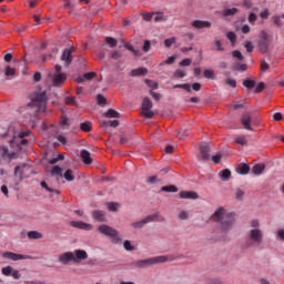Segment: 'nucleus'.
I'll use <instances>...</instances> for the list:
<instances>
[{"label": "nucleus", "instance_id": "7ed1b4c3", "mask_svg": "<svg viewBox=\"0 0 284 284\" xmlns=\"http://www.w3.org/2000/svg\"><path fill=\"white\" fill-rule=\"evenodd\" d=\"M88 258V252L85 250H75L74 252H65L59 255L58 261L62 265H68V263H81Z\"/></svg>", "mask_w": 284, "mask_h": 284}, {"label": "nucleus", "instance_id": "4be33fe9", "mask_svg": "<svg viewBox=\"0 0 284 284\" xmlns=\"http://www.w3.org/2000/svg\"><path fill=\"white\" fill-rule=\"evenodd\" d=\"M92 216L95 221H99L100 223H103V221H105V212L103 211H93Z\"/></svg>", "mask_w": 284, "mask_h": 284}, {"label": "nucleus", "instance_id": "f03ea898", "mask_svg": "<svg viewBox=\"0 0 284 284\" xmlns=\"http://www.w3.org/2000/svg\"><path fill=\"white\" fill-rule=\"evenodd\" d=\"M251 230L248 231V240L246 247H254L263 244V230H261V221L252 220L250 222Z\"/></svg>", "mask_w": 284, "mask_h": 284}, {"label": "nucleus", "instance_id": "0eeeda50", "mask_svg": "<svg viewBox=\"0 0 284 284\" xmlns=\"http://www.w3.org/2000/svg\"><path fill=\"white\" fill-rule=\"evenodd\" d=\"M98 231L100 232V234H103L104 236H110V239H112L111 243H113V245H119L123 243V237H121L119 231H116L114 227L110 225L102 224L98 227Z\"/></svg>", "mask_w": 284, "mask_h": 284}, {"label": "nucleus", "instance_id": "39448f33", "mask_svg": "<svg viewBox=\"0 0 284 284\" xmlns=\"http://www.w3.org/2000/svg\"><path fill=\"white\" fill-rule=\"evenodd\" d=\"M29 105L37 108L38 112H45L48 108V95L45 94V91L33 92Z\"/></svg>", "mask_w": 284, "mask_h": 284}, {"label": "nucleus", "instance_id": "ddd939ff", "mask_svg": "<svg viewBox=\"0 0 284 284\" xmlns=\"http://www.w3.org/2000/svg\"><path fill=\"white\" fill-rule=\"evenodd\" d=\"M28 172H30V166L28 165L16 166L14 176H18L19 181H22L24 179H28Z\"/></svg>", "mask_w": 284, "mask_h": 284}, {"label": "nucleus", "instance_id": "cd10ccee", "mask_svg": "<svg viewBox=\"0 0 284 284\" xmlns=\"http://www.w3.org/2000/svg\"><path fill=\"white\" fill-rule=\"evenodd\" d=\"M236 170L239 174H250V165L247 164H240Z\"/></svg>", "mask_w": 284, "mask_h": 284}, {"label": "nucleus", "instance_id": "338daca9", "mask_svg": "<svg viewBox=\"0 0 284 284\" xmlns=\"http://www.w3.org/2000/svg\"><path fill=\"white\" fill-rule=\"evenodd\" d=\"M232 57H234V59H239V61H243V53L239 50L233 51Z\"/></svg>", "mask_w": 284, "mask_h": 284}, {"label": "nucleus", "instance_id": "0e129e2a", "mask_svg": "<svg viewBox=\"0 0 284 284\" xmlns=\"http://www.w3.org/2000/svg\"><path fill=\"white\" fill-rule=\"evenodd\" d=\"M204 78L214 79V70H210V69L204 70Z\"/></svg>", "mask_w": 284, "mask_h": 284}, {"label": "nucleus", "instance_id": "5fc2aeb1", "mask_svg": "<svg viewBox=\"0 0 284 284\" xmlns=\"http://www.w3.org/2000/svg\"><path fill=\"white\" fill-rule=\"evenodd\" d=\"M174 77H176L178 79H185V77H187V74L185 73V71L178 69L174 73Z\"/></svg>", "mask_w": 284, "mask_h": 284}, {"label": "nucleus", "instance_id": "e433bc0d", "mask_svg": "<svg viewBox=\"0 0 284 284\" xmlns=\"http://www.w3.org/2000/svg\"><path fill=\"white\" fill-rule=\"evenodd\" d=\"M102 125L104 128H119V121L118 120L106 121V122H103Z\"/></svg>", "mask_w": 284, "mask_h": 284}, {"label": "nucleus", "instance_id": "4d7b16f0", "mask_svg": "<svg viewBox=\"0 0 284 284\" xmlns=\"http://www.w3.org/2000/svg\"><path fill=\"white\" fill-rule=\"evenodd\" d=\"M108 210H110V212H116V210H119V203H114V202L108 203Z\"/></svg>", "mask_w": 284, "mask_h": 284}, {"label": "nucleus", "instance_id": "a18cd8bd", "mask_svg": "<svg viewBox=\"0 0 284 284\" xmlns=\"http://www.w3.org/2000/svg\"><path fill=\"white\" fill-rule=\"evenodd\" d=\"M65 181H74V175L72 174V170H67L63 174Z\"/></svg>", "mask_w": 284, "mask_h": 284}, {"label": "nucleus", "instance_id": "c03bdc74", "mask_svg": "<svg viewBox=\"0 0 284 284\" xmlns=\"http://www.w3.org/2000/svg\"><path fill=\"white\" fill-rule=\"evenodd\" d=\"M41 187H43L44 190H47V192H54L55 194H60L59 190H53L50 186H48V183H45L44 181H42L40 183Z\"/></svg>", "mask_w": 284, "mask_h": 284}, {"label": "nucleus", "instance_id": "69168bd1", "mask_svg": "<svg viewBox=\"0 0 284 284\" xmlns=\"http://www.w3.org/2000/svg\"><path fill=\"white\" fill-rule=\"evenodd\" d=\"M264 90H265V84H264L263 82H260V83L256 85L254 92H255V94H260V92H263Z\"/></svg>", "mask_w": 284, "mask_h": 284}, {"label": "nucleus", "instance_id": "ea45409f", "mask_svg": "<svg viewBox=\"0 0 284 284\" xmlns=\"http://www.w3.org/2000/svg\"><path fill=\"white\" fill-rule=\"evenodd\" d=\"M214 45L217 52H225V47L223 45V42L221 40H214Z\"/></svg>", "mask_w": 284, "mask_h": 284}, {"label": "nucleus", "instance_id": "f3484780", "mask_svg": "<svg viewBox=\"0 0 284 284\" xmlns=\"http://www.w3.org/2000/svg\"><path fill=\"white\" fill-rule=\"evenodd\" d=\"M200 159L202 161H210V145H207V143L200 145Z\"/></svg>", "mask_w": 284, "mask_h": 284}, {"label": "nucleus", "instance_id": "13d9d810", "mask_svg": "<svg viewBox=\"0 0 284 284\" xmlns=\"http://www.w3.org/2000/svg\"><path fill=\"white\" fill-rule=\"evenodd\" d=\"M244 48H245L246 52H254V44H252V41H246L244 43Z\"/></svg>", "mask_w": 284, "mask_h": 284}, {"label": "nucleus", "instance_id": "de8ad7c7", "mask_svg": "<svg viewBox=\"0 0 284 284\" xmlns=\"http://www.w3.org/2000/svg\"><path fill=\"white\" fill-rule=\"evenodd\" d=\"M145 83L151 90H158L159 83L154 82L153 80H145Z\"/></svg>", "mask_w": 284, "mask_h": 284}, {"label": "nucleus", "instance_id": "58836bf2", "mask_svg": "<svg viewBox=\"0 0 284 284\" xmlns=\"http://www.w3.org/2000/svg\"><path fill=\"white\" fill-rule=\"evenodd\" d=\"M105 43H108V45H110V48H116V45H118L116 39H114L112 37H106Z\"/></svg>", "mask_w": 284, "mask_h": 284}, {"label": "nucleus", "instance_id": "4468645a", "mask_svg": "<svg viewBox=\"0 0 284 284\" xmlns=\"http://www.w3.org/2000/svg\"><path fill=\"white\" fill-rule=\"evenodd\" d=\"M241 123L244 130H248L250 132H252V130H254L252 129V113L244 112L241 118Z\"/></svg>", "mask_w": 284, "mask_h": 284}, {"label": "nucleus", "instance_id": "7c9ffc66", "mask_svg": "<svg viewBox=\"0 0 284 284\" xmlns=\"http://www.w3.org/2000/svg\"><path fill=\"white\" fill-rule=\"evenodd\" d=\"M106 119H119V113L114 109H109L108 112L104 113Z\"/></svg>", "mask_w": 284, "mask_h": 284}, {"label": "nucleus", "instance_id": "a211bd4d", "mask_svg": "<svg viewBox=\"0 0 284 284\" xmlns=\"http://www.w3.org/2000/svg\"><path fill=\"white\" fill-rule=\"evenodd\" d=\"M71 227H77L78 230H85L87 232H90L92 230V224L81 222V221H72L70 222Z\"/></svg>", "mask_w": 284, "mask_h": 284}, {"label": "nucleus", "instance_id": "bb28decb", "mask_svg": "<svg viewBox=\"0 0 284 284\" xmlns=\"http://www.w3.org/2000/svg\"><path fill=\"white\" fill-rule=\"evenodd\" d=\"M94 77H97V72H89V73H85L83 75V78H79L77 80L78 83H83V79H85L87 81H92V79H94Z\"/></svg>", "mask_w": 284, "mask_h": 284}, {"label": "nucleus", "instance_id": "8fccbe9b", "mask_svg": "<svg viewBox=\"0 0 284 284\" xmlns=\"http://www.w3.org/2000/svg\"><path fill=\"white\" fill-rule=\"evenodd\" d=\"M235 142L239 145H246L247 144V139H245V135H240L235 139Z\"/></svg>", "mask_w": 284, "mask_h": 284}, {"label": "nucleus", "instance_id": "72a5a7b5", "mask_svg": "<svg viewBox=\"0 0 284 284\" xmlns=\"http://www.w3.org/2000/svg\"><path fill=\"white\" fill-rule=\"evenodd\" d=\"M226 39H229V41H231V45H236V33H234L233 31H230L226 33Z\"/></svg>", "mask_w": 284, "mask_h": 284}, {"label": "nucleus", "instance_id": "f8f14e48", "mask_svg": "<svg viewBox=\"0 0 284 284\" xmlns=\"http://www.w3.org/2000/svg\"><path fill=\"white\" fill-rule=\"evenodd\" d=\"M74 52V47H71L69 49H65L62 52L61 61L64 62L65 68H70L72 65V53Z\"/></svg>", "mask_w": 284, "mask_h": 284}, {"label": "nucleus", "instance_id": "c756f323", "mask_svg": "<svg viewBox=\"0 0 284 284\" xmlns=\"http://www.w3.org/2000/svg\"><path fill=\"white\" fill-rule=\"evenodd\" d=\"M233 70H235V72H245V70H247V64L235 62L233 65Z\"/></svg>", "mask_w": 284, "mask_h": 284}, {"label": "nucleus", "instance_id": "a19ab883", "mask_svg": "<svg viewBox=\"0 0 284 284\" xmlns=\"http://www.w3.org/2000/svg\"><path fill=\"white\" fill-rule=\"evenodd\" d=\"M123 247L126 250V252H134V246L132 245V242L130 240H125L123 242Z\"/></svg>", "mask_w": 284, "mask_h": 284}, {"label": "nucleus", "instance_id": "393cba45", "mask_svg": "<svg viewBox=\"0 0 284 284\" xmlns=\"http://www.w3.org/2000/svg\"><path fill=\"white\" fill-rule=\"evenodd\" d=\"M59 125L62 130H68V128H70V121L68 120V116L62 115L59 121Z\"/></svg>", "mask_w": 284, "mask_h": 284}, {"label": "nucleus", "instance_id": "bf43d9fd", "mask_svg": "<svg viewBox=\"0 0 284 284\" xmlns=\"http://www.w3.org/2000/svg\"><path fill=\"white\" fill-rule=\"evenodd\" d=\"M223 159V154L217 153L215 155L212 156V161L213 163H215L216 165H219V163H221V160Z\"/></svg>", "mask_w": 284, "mask_h": 284}, {"label": "nucleus", "instance_id": "dca6fc26", "mask_svg": "<svg viewBox=\"0 0 284 284\" xmlns=\"http://www.w3.org/2000/svg\"><path fill=\"white\" fill-rule=\"evenodd\" d=\"M2 256L3 258H7V261H26L28 258L27 255L12 252H4Z\"/></svg>", "mask_w": 284, "mask_h": 284}, {"label": "nucleus", "instance_id": "864d4df0", "mask_svg": "<svg viewBox=\"0 0 284 284\" xmlns=\"http://www.w3.org/2000/svg\"><path fill=\"white\" fill-rule=\"evenodd\" d=\"M225 85H229L230 88H236V80L226 78L224 80Z\"/></svg>", "mask_w": 284, "mask_h": 284}, {"label": "nucleus", "instance_id": "2f4dec72", "mask_svg": "<svg viewBox=\"0 0 284 284\" xmlns=\"http://www.w3.org/2000/svg\"><path fill=\"white\" fill-rule=\"evenodd\" d=\"M220 176L222 181H230V178L232 176V172L229 169H224L221 173Z\"/></svg>", "mask_w": 284, "mask_h": 284}, {"label": "nucleus", "instance_id": "aec40b11", "mask_svg": "<svg viewBox=\"0 0 284 284\" xmlns=\"http://www.w3.org/2000/svg\"><path fill=\"white\" fill-rule=\"evenodd\" d=\"M80 156H81V159H82V161H83V163H84L85 165H91V163H92V156H91V154H90V151H88V150H82L81 153H80Z\"/></svg>", "mask_w": 284, "mask_h": 284}, {"label": "nucleus", "instance_id": "a878e982", "mask_svg": "<svg viewBox=\"0 0 284 284\" xmlns=\"http://www.w3.org/2000/svg\"><path fill=\"white\" fill-rule=\"evenodd\" d=\"M28 239L31 240H39V239H43V234H41L39 231H30L27 233Z\"/></svg>", "mask_w": 284, "mask_h": 284}, {"label": "nucleus", "instance_id": "e2e57ef3", "mask_svg": "<svg viewBox=\"0 0 284 284\" xmlns=\"http://www.w3.org/2000/svg\"><path fill=\"white\" fill-rule=\"evenodd\" d=\"M16 32H18L19 34H21V32H26V30H28V26H23V24H18L14 27Z\"/></svg>", "mask_w": 284, "mask_h": 284}, {"label": "nucleus", "instance_id": "4c0bfd02", "mask_svg": "<svg viewBox=\"0 0 284 284\" xmlns=\"http://www.w3.org/2000/svg\"><path fill=\"white\" fill-rule=\"evenodd\" d=\"M123 53H121V51L114 50L111 52V59L113 61H120V59H122Z\"/></svg>", "mask_w": 284, "mask_h": 284}, {"label": "nucleus", "instance_id": "603ef678", "mask_svg": "<svg viewBox=\"0 0 284 284\" xmlns=\"http://www.w3.org/2000/svg\"><path fill=\"white\" fill-rule=\"evenodd\" d=\"M12 266H6L1 270L3 276H12Z\"/></svg>", "mask_w": 284, "mask_h": 284}, {"label": "nucleus", "instance_id": "5701e85b", "mask_svg": "<svg viewBox=\"0 0 284 284\" xmlns=\"http://www.w3.org/2000/svg\"><path fill=\"white\" fill-rule=\"evenodd\" d=\"M130 74L132 77H145V74H148V69L145 68L133 69Z\"/></svg>", "mask_w": 284, "mask_h": 284}, {"label": "nucleus", "instance_id": "473e14b6", "mask_svg": "<svg viewBox=\"0 0 284 284\" xmlns=\"http://www.w3.org/2000/svg\"><path fill=\"white\" fill-rule=\"evenodd\" d=\"M52 176H63V169L61 166H53L51 170Z\"/></svg>", "mask_w": 284, "mask_h": 284}, {"label": "nucleus", "instance_id": "052dcab7", "mask_svg": "<svg viewBox=\"0 0 284 284\" xmlns=\"http://www.w3.org/2000/svg\"><path fill=\"white\" fill-rule=\"evenodd\" d=\"M67 105H77V98L74 97H67L65 98Z\"/></svg>", "mask_w": 284, "mask_h": 284}, {"label": "nucleus", "instance_id": "c9c22d12", "mask_svg": "<svg viewBox=\"0 0 284 284\" xmlns=\"http://www.w3.org/2000/svg\"><path fill=\"white\" fill-rule=\"evenodd\" d=\"M124 48L126 50H129L130 52H132L134 54V57H139V54H141V51L134 49V47L130 43H124Z\"/></svg>", "mask_w": 284, "mask_h": 284}, {"label": "nucleus", "instance_id": "6e6552de", "mask_svg": "<svg viewBox=\"0 0 284 284\" xmlns=\"http://www.w3.org/2000/svg\"><path fill=\"white\" fill-rule=\"evenodd\" d=\"M153 221H165V219L159 216V214L148 215L142 221L133 222L130 224L133 230H141V227L148 225V223H153Z\"/></svg>", "mask_w": 284, "mask_h": 284}, {"label": "nucleus", "instance_id": "20e7f679", "mask_svg": "<svg viewBox=\"0 0 284 284\" xmlns=\"http://www.w3.org/2000/svg\"><path fill=\"white\" fill-rule=\"evenodd\" d=\"M168 261H174V257L172 255H160L146 260H139L134 262L133 265L140 270H145V267H152V265H161V263H168Z\"/></svg>", "mask_w": 284, "mask_h": 284}, {"label": "nucleus", "instance_id": "6ab92c4d", "mask_svg": "<svg viewBox=\"0 0 284 284\" xmlns=\"http://www.w3.org/2000/svg\"><path fill=\"white\" fill-rule=\"evenodd\" d=\"M180 199H191L192 201H196L199 194L194 191H182L180 192Z\"/></svg>", "mask_w": 284, "mask_h": 284}, {"label": "nucleus", "instance_id": "f704fd0d", "mask_svg": "<svg viewBox=\"0 0 284 284\" xmlns=\"http://www.w3.org/2000/svg\"><path fill=\"white\" fill-rule=\"evenodd\" d=\"M244 88H247V90H252V88L256 87V81L246 79L243 81Z\"/></svg>", "mask_w": 284, "mask_h": 284}, {"label": "nucleus", "instance_id": "3c124183", "mask_svg": "<svg viewBox=\"0 0 284 284\" xmlns=\"http://www.w3.org/2000/svg\"><path fill=\"white\" fill-rule=\"evenodd\" d=\"M162 192H179V189L174 185H168V186H163Z\"/></svg>", "mask_w": 284, "mask_h": 284}, {"label": "nucleus", "instance_id": "f257e3e1", "mask_svg": "<svg viewBox=\"0 0 284 284\" xmlns=\"http://www.w3.org/2000/svg\"><path fill=\"white\" fill-rule=\"evenodd\" d=\"M211 221H213V223H217V230L220 234H227L232 227H234L236 217L233 212H230L225 210V207L220 206L211 215Z\"/></svg>", "mask_w": 284, "mask_h": 284}, {"label": "nucleus", "instance_id": "412c9836", "mask_svg": "<svg viewBox=\"0 0 284 284\" xmlns=\"http://www.w3.org/2000/svg\"><path fill=\"white\" fill-rule=\"evenodd\" d=\"M265 172V164H255L252 168V173L255 174V176H261Z\"/></svg>", "mask_w": 284, "mask_h": 284}, {"label": "nucleus", "instance_id": "c85d7f7f", "mask_svg": "<svg viewBox=\"0 0 284 284\" xmlns=\"http://www.w3.org/2000/svg\"><path fill=\"white\" fill-rule=\"evenodd\" d=\"M80 130L82 132H92V122L87 121L80 124Z\"/></svg>", "mask_w": 284, "mask_h": 284}, {"label": "nucleus", "instance_id": "79ce46f5", "mask_svg": "<svg viewBox=\"0 0 284 284\" xmlns=\"http://www.w3.org/2000/svg\"><path fill=\"white\" fill-rule=\"evenodd\" d=\"M239 12V9L232 8V9H226L224 10V17H234Z\"/></svg>", "mask_w": 284, "mask_h": 284}, {"label": "nucleus", "instance_id": "423d86ee", "mask_svg": "<svg viewBox=\"0 0 284 284\" xmlns=\"http://www.w3.org/2000/svg\"><path fill=\"white\" fill-rule=\"evenodd\" d=\"M32 132L30 131H14L13 132V138L9 141L11 148H16L21 152L23 145H28V139L27 136H30Z\"/></svg>", "mask_w": 284, "mask_h": 284}, {"label": "nucleus", "instance_id": "6e6d98bb", "mask_svg": "<svg viewBox=\"0 0 284 284\" xmlns=\"http://www.w3.org/2000/svg\"><path fill=\"white\" fill-rule=\"evenodd\" d=\"M173 43H176V38H170L164 40L165 48H172Z\"/></svg>", "mask_w": 284, "mask_h": 284}, {"label": "nucleus", "instance_id": "09e8293b", "mask_svg": "<svg viewBox=\"0 0 284 284\" xmlns=\"http://www.w3.org/2000/svg\"><path fill=\"white\" fill-rule=\"evenodd\" d=\"M174 61H176V57L172 55L169 59H166L165 61L161 62L160 65H172V63H174Z\"/></svg>", "mask_w": 284, "mask_h": 284}, {"label": "nucleus", "instance_id": "680f3d73", "mask_svg": "<svg viewBox=\"0 0 284 284\" xmlns=\"http://www.w3.org/2000/svg\"><path fill=\"white\" fill-rule=\"evenodd\" d=\"M274 24L277 26L278 28H282L283 26V19L281 18V16H275L273 18Z\"/></svg>", "mask_w": 284, "mask_h": 284}, {"label": "nucleus", "instance_id": "1a4fd4ad", "mask_svg": "<svg viewBox=\"0 0 284 284\" xmlns=\"http://www.w3.org/2000/svg\"><path fill=\"white\" fill-rule=\"evenodd\" d=\"M153 104L150 98H144L142 101V116L144 119H152L154 116V112L152 111Z\"/></svg>", "mask_w": 284, "mask_h": 284}, {"label": "nucleus", "instance_id": "9d476101", "mask_svg": "<svg viewBox=\"0 0 284 284\" xmlns=\"http://www.w3.org/2000/svg\"><path fill=\"white\" fill-rule=\"evenodd\" d=\"M258 48L263 54H266L270 48V34H267L265 31L262 32V39L258 41Z\"/></svg>", "mask_w": 284, "mask_h": 284}, {"label": "nucleus", "instance_id": "9b49d317", "mask_svg": "<svg viewBox=\"0 0 284 284\" xmlns=\"http://www.w3.org/2000/svg\"><path fill=\"white\" fill-rule=\"evenodd\" d=\"M51 79L54 88H61L68 81V75L65 73H53Z\"/></svg>", "mask_w": 284, "mask_h": 284}, {"label": "nucleus", "instance_id": "774afa93", "mask_svg": "<svg viewBox=\"0 0 284 284\" xmlns=\"http://www.w3.org/2000/svg\"><path fill=\"white\" fill-rule=\"evenodd\" d=\"M6 77H14V69L12 67H7L4 70Z\"/></svg>", "mask_w": 284, "mask_h": 284}, {"label": "nucleus", "instance_id": "49530a36", "mask_svg": "<svg viewBox=\"0 0 284 284\" xmlns=\"http://www.w3.org/2000/svg\"><path fill=\"white\" fill-rule=\"evenodd\" d=\"M152 21L159 23V21H165V18L163 17L162 13H153Z\"/></svg>", "mask_w": 284, "mask_h": 284}, {"label": "nucleus", "instance_id": "b1692460", "mask_svg": "<svg viewBox=\"0 0 284 284\" xmlns=\"http://www.w3.org/2000/svg\"><path fill=\"white\" fill-rule=\"evenodd\" d=\"M13 155L14 153H10L8 148L6 146L0 148V156H2V159H12Z\"/></svg>", "mask_w": 284, "mask_h": 284}, {"label": "nucleus", "instance_id": "37998d69", "mask_svg": "<svg viewBox=\"0 0 284 284\" xmlns=\"http://www.w3.org/2000/svg\"><path fill=\"white\" fill-rule=\"evenodd\" d=\"M243 196H245V191H243L241 189H236V191H235V199L237 201H243Z\"/></svg>", "mask_w": 284, "mask_h": 284}, {"label": "nucleus", "instance_id": "2eb2a0df", "mask_svg": "<svg viewBox=\"0 0 284 284\" xmlns=\"http://www.w3.org/2000/svg\"><path fill=\"white\" fill-rule=\"evenodd\" d=\"M192 28H195V30H210V28H212V22L205 20H195L192 22Z\"/></svg>", "mask_w": 284, "mask_h": 284}]
</instances>
